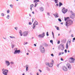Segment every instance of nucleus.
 <instances>
[{
    "label": "nucleus",
    "instance_id": "nucleus-1",
    "mask_svg": "<svg viewBox=\"0 0 75 75\" xmlns=\"http://www.w3.org/2000/svg\"><path fill=\"white\" fill-rule=\"evenodd\" d=\"M72 23H73L72 21L71 20H69L66 22L65 25L66 26H67V27H68V26L72 25Z\"/></svg>",
    "mask_w": 75,
    "mask_h": 75
},
{
    "label": "nucleus",
    "instance_id": "nucleus-2",
    "mask_svg": "<svg viewBox=\"0 0 75 75\" xmlns=\"http://www.w3.org/2000/svg\"><path fill=\"white\" fill-rule=\"evenodd\" d=\"M69 62L70 63H74L75 62V59L73 57H70L69 59Z\"/></svg>",
    "mask_w": 75,
    "mask_h": 75
},
{
    "label": "nucleus",
    "instance_id": "nucleus-3",
    "mask_svg": "<svg viewBox=\"0 0 75 75\" xmlns=\"http://www.w3.org/2000/svg\"><path fill=\"white\" fill-rule=\"evenodd\" d=\"M16 50H15L13 53L14 54H20V52H21L20 50H17L18 49L17 48H15Z\"/></svg>",
    "mask_w": 75,
    "mask_h": 75
},
{
    "label": "nucleus",
    "instance_id": "nucleus-4",
    "mask_svg": "<svg viewBox=\"0 0 75 75\" xmlns=\"http://www.w3.org/2000/svg\"><path fill=\"white\" fill-rule=\"evenodd\" d=\"M42 45L40 46V50L41 52H42V53H44V52H45V50L44 49V47H42Z\"/></svg>",
    "mask_w": 75,
    "mask_h": 75
},
{
    "label": "nucleus",
    "instance_id": "nucleus-5",
    "mask_svg": "<svg viewBox=\"0 0 75 75\" xmlns=\"http://www.w3.org/2000/svg\"><path fill=\"white\" fill-rule=\"evenodd\" d=\"M66 66L67 67L68 69H71L72 68L71 65L68 63L67 64Z\"/></svg>",
    "mask_w": 75,
    "mask_h": 75
},
{
    "label": "nucleus",
    "instance_id": "nucleus-6",
    "mask_svg": "<svg viewBox=\"0 0 75 75\" xmlns=\"http://www.w3.org/2000/svg\"><path fill=\"white\" fill-rule=\"evenodd\" d=\"M8 72V70L7 69L4 70V71H3V74L4 75H7V73Z\"/></svg>",
    "mask_w": 75,
    "mask_h": 75
},
{
    "label": "nucleus",
    "instance_id": "nucleus-7",
    "mask_svg": "<svg viewBox=\"0 0 75 75\" xmlns=\"http://www.w3.org/2000/svg\"><path fill=\"white\" fill-rule=\"evenodd\" d=\"M38 36L40 38H44V37L45 36V33H42L41 35H39Z\"/></svg>",
    "mask_w": 75,
    "mask_h": 75
},
{
    "label": "nucleus",
    "instance_id": "nucleus-8",
    "mask_svg": "<svg viewBox=\"0 0 75 75\" xmlns=\"http://www.w3.org/2000/svg\"><path fill=\"white\" fill-rule=\"evenodd\" d=\"M62 13L64 14H65L67 13V11H68V9H66V10L65 9V8H63L62 9Z\"/></svg>",
    "mask_w": 75,
    "mask_h": 75
},
{
    "label": "nucleus",
    "instance_id": "nucleus-9",
    "mask_svg": "<svg viewBox=\"0 0 75 75\" xmlns=\"http://www.w3.org/2000/svg\"><path fill=\"white\" fill-rule=\"evenodd\" d=\"M23 34L24 37H26V36H27L28 35V32L27 31L23 32Z\"/></svg>",
    "mask_w": 75,
    "mask_h": 75
},
{
    "label": "nucleus",
    "instance_id": "nucleus-10",
    "mask_svg": "<svg viewBox=\"0 0 75 75\" xmlns=\"http://www.w3.org/2000/svg\"><path fill=\"white\" fill-rule=\"evenodd\" d=\"M62 69L64 71H68V69H67V67L65 66H64L63 67Z\"/></svg>",
    "mask_w": 75,
    "mask_h": 75
},
{
    "label": "nucleus",
    "instance_id": "nucleus-11",
    "mask_svg": "<svg viewBox=\"0 0 75 75\" xmlns=\"http://www.w3.org/2000/svg\"><path fill=\"white\" fill-rule=\"evenodd\" d=\"M5 64L8 67L10 64V63L8 61H5Z\"/></svg>",
    "mask_w": 75,
    "mask_h": 75
},
{
    "label": "nucleus",
    "instance_id": "nucleus-12",
    "mask_svg": "<svg viewBox=\"0 0 75 75\" xmlns=\"http://www.w3.org/2000/svg\"><path fill=\"white\" fill-rule=\"evenodd\" d=\"M60 46L61 48H62V50H64V44H60Z\"/></svg>",
    "mask_w": 75,
    "mask_h": 75
},
{
    "label": "nucleus",
    "instance_id": "nucleus-13",
    "mask_svg": "<svg viewBox=\"0 0 75 75\" xmlns=\"http://www.w3.org/2000/svg\"><path fill=\"white\" fill-rule=\"evenodd\" d=\"M54 16L56 18H57V17H59V16H58V14L57 13H56V14H53Z\"/></svg>",
    "mask_w": 75,
    "mask_h": 75
},
{
    "label": "nucleus",
    "instance_id": "nucleus-14",
    "mask_svg": "<svg viewBox=\"0 0 75 75\" xmlns=\"http://www.w3.org/2000/svg\"><path fill=\"white\" fill-rule=\"evenodd\" d=\"M66 42V39H64L63 40H61V42H62L63 43H65Z\"/></svg>",
    "mask_w": 75,
    "mask_h": 75
},
{
    "label": "nucleus",
    "instance_id": "nucleus-15",
    "mask_svg": "<svg viewBox=\"0 0 75 75\" xmlns=\"http://www.w3.org/2000/svg\"><path fill=\"white\" fill-rule=\"evenodd\" d=\"M75 14H74L73 15H71V16H70V17L71 18H75Z\"/></svg>",
    "mask_w": 75,
    "mask_h": 75
},
{
    "label": "nucleus",
    "instance_id": "nucleus-16",
    "mask_svg": "<svg viewBox=\"0 0 75 75\" xmlns=\"http://www.w3.org/2000/svg\"><path fill=\"white\" fill-rule=\"evenodd\" d=\"M35 23H37V22H34L33 24V29H35V25H34Z\"/></svg>",
    "mask_w": 75,
    "mask_h": 75
},
{
    "label": "nucleus",
    "instance_id": "nucleus-17",
    "mask_svg": "<svg viewBox=\"0 0 75 75\" xmlns=\"http://www.w3.org/2000/svg\"><path fill=\"white\" fill-rule=\"evenodd\" d=\"M26 71H28V67H29V65H26Z\"/></svg>",
    "mask_w": 75,
    "mask_h": 75
},
{
    "label": "nucleus",
    "instance_id": "nucleus-18",
    "mask_svg": "<svg viewBox=\"0 0 75 75\" xmlns=\"http://www.w3.org/2000/svg\"><path fill=\"white\" fill-rule=\"evenodd\" d=\"M68 42L69 43V44L70 45L71 44V40L70 39H69L68 40Z\"/></svg>",
    "mask_w": 75,
    "mask_h": 75
},
{
    "label": "nucleus",
    "instance_id": "nucleus-19",
    "mask_svg": "<svg viewBox=\"0 0 75 75\" xmlns=\"http://www.w3.org/2000/svg\"><path fill=\"white\" fill-rule=\"evenodd\" d=\"M53 66V63H51L49 64V66L50 67H52Z\"/></svg>",
    "mask_w": 75,
    "mask_h": 75
},
{
    "label": "nucleus",
    "instance_id": "nucleus-20",
    "mask_svg": "<svg viewBox=\"0 0 75 75\" xmlns=\"http://www.w3.org/2000/svg\"><path fill=\"white\" fill-rule=\"evenodd\" d=\"M19 33H20V35H21V36H22V35H23L22 34V31H21V30H20L19 32Z\"/></svg>",
    "mask_w": 75,
    "mask_h": 75
},
{
    "label": "nucleus",
    "instance_id": "nucleus-21",
    "mask_svg": "<svg viewBox=\"0 0 75 75\" xmlns=\"http://www.w3.org/2000/svg\"><path fill=\"white\" fill-rule=\"evenodd\" d=\"M66 48L67 49H68V42L67 43Z\"/></svg>",
    "mask_w": 75,
    "mask_h": 75
},
{
    "label": "nucleus",
    "instance_id": "nucleus-22",
    "mask_svg": "<svg viewBox=\"0 0 75 75\" xmlns=\"http://www.w3.org/2000/svg\"><path fill=\"white\" fill-rule=\"evenodd\" d=\"M69 17H67V18H64V20L65 21H67V20H68V19H69Z\"/></svg>",
    "mask_w": 75,
    "mask_h": 75
},
{
    "label": "nucleus",
    "instance_id": "nucleus-23",
    "mask_svg": "<svg viewBox=\"0 0 75 75\" xmlns=\"http://www.w3.org/2000/svg\"><path fill=\"white\" fill-rule=\"evenodd\" d=\"M14 46H15V45L12 44L11 45L12 48H13L14 47Z\"/></svg>",
    "mask_w": 75,
    "mask_h": 75
},
{
    "label": "nucleus",
    "instance_id": "nucleus-24",
    "mask_svg": "<svg viewBox=\"0 0 75 75\" xmlns=\"http://www.w3.org/2000/svg\"><path fill=\"white\" fill-rule=\"evenodd\" d=\"M62 5V4L61 2H59V7H61Z\"/></svg>",
    "mask_w": 75,
    "mask_h": 75
},
{
    "label": "nucleus",
    "instance_id": "nucleus-25",
    "mask_svg": "<svg viewBox=\"0 0 75 75\" xmlns=\"http://www.w3.org/2000/svg\"><path fill=\"white\" fill-rule=\"evenodd\" d=\"M6 18H7L8 19L10 18V15H8L6 16Z\"/></svg>",
    "mask_w": 75,
    "mask_h": 75
},
{
    "label": "nucleus",
    "instance_id": "nucleus-26",
    "mask_svg": "<svg viewBox=\"0 0 75 75\" xmlns=\"http://www.w3.org/2000/svg\"><path fill=\"white\" fill-rule=\"evenodd\" d=\"M40 10L41 11H44V8H43V7H41L40 8Z\"/></svg>",
    "mask_w": 75,
    "mask_h": 75
},
{
    "label": "nucleus",
    "instance_id": "nucleus-27",
    "mask_svg": "<svg viewBox=\"0 0 75 75\" xmlns=\"http://www.w3.org/2000/svg\"><path fill=\"white\" fill-rule=\"evenodd\" d=\"M70 13H71V14H72L71 15H73L74 14H75L74 13V12H73L72 11H70Z\"/></svg>",
    "mask_w": 75,
    "mask_h": 75
},
{
    "label": "nucleus",
    "instance_id": "nucleus-28",
    "mask_svg": "<svg viewBox=\"0 0 75 75\" xmlns=\"http://www.w3.org/2000/svg\"><path fill=\"white\" fill-rule=\"evenodd\" d=\"M38 4V3L37 2L35 3V4L34 6L35 7L37 6V5Z\"/></svg>",
    "mask_w": 75,
    "mask_h": 75
},
{
    "label": "nucleus",
    "instance_id": "nucleus-29",
    "mask_svg": "<svg viewBox=\"0 0 75 75\" xmlns=\"http://www.w3.org/2000/svg\"><path fill=\"white\" fill-rule=\"evenodd\" d=\"M36 1H37V2H39V1H40L39 0H34V3H35V2H36Z\"/></svg>",
    "mask_w": 75,
    "mask_h": 75
},
{
    "label": "nucleus",
    "instance_id": "nucleus-30",
    "mask_svg": "<svg viewBox=\"0 0 75 75\" xmlns=\"http://www.w3.org/2000/svg\"><path fill=\"white\" fill-rule=\"evenodd\" d=\"M35 22H37V23H35ZM34 23H35L34 25H38V22H37V21H35Z\"/></svg>",
    "mask_w": 75,
    "mask_h": 75
},
{
    "label": "nucleus",
    "instance_id": "nucleus-31",
    "mask_svg": "<svg viewBox=\"0 0 75 75\" xmlns=\"http://www.w3.org/2000/svg\"><path fill=\"white\" fill-rule=\"evenodd\" d=\"M10 64L11 65H14V62H10Z\"/></svg>",
    "mask_w": 75,
    "mask_h": 75
},
{
    "label": "nucleus",
    "instance_id": "nucleus-32",
    "mask_svg": "<svg viewBox=\"0 0 75 75\" xmlns=\"http://www.w3.org/2000/svg\"><path fill=\"white\" fill-rule=\"evenodd\" d=\"M10 6L11 8H13V5L12 4L10 5Z\"/></svg>",
    "mask_w": 75,
    "mask_h": 75
},
{
    "label": "nucleus",
    "instance_id": "nucleus-33",
    "mask_svg": "<svg viewBox=\"0 0 75 75\" xmlns=\"http://www.w3.org/2000/svg\"><path fill=\"white\" fill-rule=\"evenodd\" d=\"M58 0H54V1L56 3V4H57L58 3Z\"/></svg>",
    "mask_w": 75,
    "mask_h": 75
},
{
    "label": "nucleus",
    "instance_id": "nucleus-34",
    "mask_svg": "<svg viewBox=\"0 0 75 75\" xmlns=\"http://www.w3.org/2000/svg\"><path fill=\"white\" fill-rule=\"evenodd\" d=\"M10 38H15V37L13 36H10Z\"/></svg>",
    "mask_w": 75,
    "mask_h": 75
},
{
    "label": "nucleus",
    "instance_id": "nucleus-35",
    "mask_svg": "<svg viewBox=\"0 0 75 75\" xmlns=\"http://www.w3.org/2000/svg\"><path fill=\"white\" fill-rule=\"evenodd\" d=\"M7 13H8H8H10V10L8 9V10L7 11Z\"/></svg>",
    "mask_w": 75,
    "mask_h": 75
},
{
    "label": "nucleus",
    "instance_id": "nucleus-36",
    "mask_svg": "<svg viewBox=\"0 0 75 75\" xmlns=\"http://www.w3.org/2000/svg\"><path fill=\"white\" fill-rule=\"evenodd\" d=\"M58 21H60V22H61V21H62L61 20V19L60 18H59L58 19Z\"/></svg>",
    "mask_w": 75,
    "mask_h": 75
},
{
    "label": "nucleus",
    "instance_id": "nucleus-37",
    "mask_svg": "<svg viewBox=\"0 0 75 75\" xmlns=\"http://www.w3.org/2000/svg\"><path fill=\"white\" fill-rule=\"evenodd\" d=\"M50 42H51V43H52V44H53V40H50Z\"/></svg>",
    "mask_w": 75,
    "mask_h": 75
},
{
    "label": "nucleus",
    "instance_id": "nucleus-38",
    "mask_svg": "<svg viewBox=\"0 0 75 75\" xmlns=\"http://www.w3.org/2000/svg\"><path fill=\"white\" fill-rule=\"evenodd\" d=\"M46 35L47 36H48L49 35V34H48V32H47Z\"/></svg>",
    "mask_w": 75,
    "mask_h": 75
},
{
    "label": "nucleus",
    "instance_id": "nucleus-39",
    "mask_svg": "<svg viewBox=\"0 0 75 75\" xmlns=\"http://www.w3.org/2000/svg\"><path fill=\"white\" fill-rule=\"evenodd\" d=\"M1 16H3V17H4V15L3 13H1Z\"/></svg>",
    "mask_w": 75,
    "mask_h": 75
},
{
    "label": "nucleus",
    "instance_id": "nucleus-40",
    "mask_svg": "<svg viewBox=\"0 0 75 75\" xmlns=\"http://www.w3.org/2000/svg\"><path fill=\"white\" fill-rule=\"evenodd\" d=\"M46 65H47V66H49V67L50 66V64H49V63H47L46 64Z\"/></svg>",
    "mask_w": 75,
    "mask_h": 75
},
{
    "label": "nucleus",
    "instance_id": "nucleus-41",
    "mask_svg": "<svg viewBox=\"0 0 75 75\" xmlns=\"http://www.w3.org/2000/svg\"><path fill=\"white\" fill-rule=\"evenodd\" d=\"M27 44V42H24L23 43V45H25Z\"/></svg>",
    "mask_w": 75,
    "mask_h": 75
},
{
    "label": "nucleus",
    "instance_id": "nucleus-42",
    "mask_svg": "<svg viewBox=\"0 0 75 75\" xmlns=\"http://www.w3.org/2000/svg\"><path fill=\"white\" fill-rule=\"evenodd\" d=\"M52 35H53V37L54 38V33H53V32H52Z\"/></svg>",
    "mask_w": 75,
    "mask_h": 75
},
{
    "label": "nucleus",
    "instance_id": "nucleus-43",
    "mask_svg": "<svg viewBox=\"0 0 75 75\" xmlns=\"http://www.w3.org/2000/svg\"><path fill=\"white\" fill-rule=\"evenodd\" d=\"M33 6H34V5L33 4H32L30 5L31 7H33Z\"/></svg>",
    "mask_w": 75,
    "mask_h": 75
},
{
    "label": "nucleus",
    "instance_id": "nucleus-44",
    "mask_svg": "<svg viewBox=\"0 0 75 75\" xmlns=\"http://www.w3.org/2000/svg\"><path fill=\"white\" fill-rule=\"evenodd\" d=\"M56 29L57 30H59V28L58 27H57V28H56Z\"/></svg>",
    "mask_w": 75,
    "mask_h": 75
},
{
    "label": "nucleus",
    "instance_id": "nucleus-45",
    "mask_svg": "<svg viewBox=\"0 0 75 75\" xmlns=\"http://www.w3.org/2000/svg\"><path fill=\"white\" fill-rule=\"evenodd\" d=\"M47 71H50V69H49V68H48V67H47Z\"/></svg>",
    "mask_w": 75,
    "mask_h": 75
},
{
    "label": "nucleus",
    "instance_id": "nucleus-46",
    "mask_svg": "<svg viewBox=\"0 0 75 75\" xmlns=\"http://www.w3.org/2000/svg\"><path fill=\"white\" fill-rule=\"evenodd\" d=\"M64 52H65V53H67V50H64Z\"/></svg>",
    "mask_w": 75,
    "mask_h": 75
},
{
    "label": "nucleus",
    "instance_id": "nucleus-47",
    "mask_svg": "<svg viewBox=\"0 0 75 75\" xmlns=\"http://www.w3.org/2000/svg\"><path fill=\"white\" fill-rule=\"evenodd\" d=\"M29 25H31V24H32V23H31V22H29Z\"/></svg>",
    "mask_w": 75,
    "mask_h": 75
},
{
    "label": "nucleus",
    "instance_id": "nucleus-48",
    "mask_svg": "<svg viewBox=\"0 0 75 75\" xmlns=\"http://www.w3.org/2000/svg\"><path fill=\"white\" fill-rule=\"evenodd\" d=\"M45 47H47V46H48V45H47V44H46L45 45Z\"/></svg>",
    "mask_w": 75,
    "mask_h": 75
},
{
    "label": "nucleus",
    "instance_id": "nucleus-49",
    "mask_svg": "<svg viewBox=\"0 0 75 75\" xmlns=\"http://www.w3.org/2000/svg\"><path fill=\"white\" fill-rule=\"evenodd\" d=\"M14 28L16 30H17V27H16L15 28Z\"/></svg>",
    "mask_w": 75,
    "mask_h": 75
},
{
    "label": "nucleus",
    "instance_id": "nucleus-50",
    "mask_svg": "<svg viewBox=\"0 0 75 75\" xmlns=\"http://www.w3.org/2000/svg\"><path fill=\"white\" fill-rule=\"evenodd\" d=\"M61 55V53L60 52L59 54V55Z\"/></svg>",
    "mask_w": 75,
    "mask_h": 75
},
{
    "label": "nucleus",
    "instance_id": "nucleus-51",
    "mask_svg": "<svg viewBox=\"0 0 75 75\" xmlns=\"http://www.w3.org/2000/svg\"><path fill=\"white\" fill-rule=\"evenodd\" d=\"M61 61H64V59H63L62 58H61Z\"/></svg>",
    "mask_w": 75,
    "mask_h": 75
},
{
    "label": "nucleus",
    "instance_id": "nucleus-52",
    "mask_svg": "<svg viewBox=\"0 0 75 75\" xmlns=\"http://www.w3.org/2000/svg\"><path fill=\"white\" fill-rule=\"evenodd\" d=\"M39 71L40 72H42V71L40 69H39Z\"/></svg>",
    "mask_w": 75,
    "mask_h": 75
},
{
    "label": "nucleus",
    "instance_id": "nucleus-53",
    "mask_svg": "<svg viewBox=\"0 0 75 75\" xmlns=\"http://www.w3.org/2000/svg\"><path fill=\"white\" fill-rule=\"evenodd\" d=\"M51 56H52V57H54V54H51Z\"/></svg>",
    "mask_w": 75,
    "mask_h": 75
},
{
    "label": "nucleus",
    "instance_id": "nucleus-54",
    "mask_svg": "<svg viewBox=\"0 0 75 75\" xmlns=\"http://www.w3.org/2000/svg\"><path fill=\"white\" fill-rule=\"evenodd\" d=\"M59 66V64H58L57 65V67H58Z\"/></svg>",
    "mask_w": 75,
    "mask_h": 75
},
{
    "label": "nucleus",
    "instance_id": "nucleus-55",
    "mask_svg": "<svg viewBox=\"0 0 75 75\" xmlns=\"http://www.w3.org/2000/svg\"><path fill=\"white\" fill-rule=\"evenodd\" d=\"M47 15H48V16H50V13H47Z\"/></svg>",
    "mask_w": 75,
    "mask_h": 75
},
{
    "label": "nucleus",
    "instance_id": "nucleus-56",
    "mask_svg": "<svg viewBox=\"0 0 75 75\" xmlns=\"http://www.w3.org/2000/svg\"><path fill=\"white\" fill-rule=\"evenodd\" d=\"M60 43V41H58L57 42V44H59Z\"/></svg>",
    "mask_w": 75,
    "mask_h": 75
},
{
    "label": "nucleus",
    "instance_id": "nucleus-57",
    "mask_svg": "<svg viewBox=\"0 0 75 75\" xmlns=\"http://www.w3.org/2000/svg\"><path fill=\"white\" fill-rule=\"evenodd\" d=\"M71 37H74V36H73V34H71Z\"/></svg>",
    "mask_w": 75,
    "mask_h": 75
},
{
    "label": "nucleus",
    "instance_id": "nucleus-58",
    "mask_svg": "<svg viewBox=\"0 0 75 75\" xmlns=\"http://www.w3.org/2000/svg\"><path fill=\"white\" fill-rule=\"evenodd\" d=\"M34 45L35 46V47H36V46H37V45H36V44H34Z\"/></svg>",
    "mask_w": 75,
    "mask_h": 75
},
{
    "label": "nucleus",
    "instance_id": "nucleus-59",
    "mask_svg": "<svg viewBox=\"0 0 75 75\" xmlns=\"http://www.w3.org/2000/svg\"><path fill=\"white\" fill-rule=\"evenodd\" d=\"M73 40H75V38H74L73 39Z\"/></svg>",
    "mask_w": 75,
    "mask_h": 75
},
{
    "label": "nucleus",
    "instance_id": "nucleus-60",
    "mask_svg": "<svg viewBox=\"0 0 75 75\" xmlns=\"http://www.w3.org/2000/svg\"><path fill=\"white\" fill-rule=\"evenodd\" d=\"M29 53H26V54H27V55H29Z\"/></svg>",
    "mask_w": 75,
    "mask_h": 75
},
{
    "label": "nucleus",
    "instance_id": "nucleus-61",
    "mask_svg": "<svg viewBox=\"0 0 75 75\" xmlns=\"http://www.w3.org/2000/svg\"><path fill=\"white\" fill-rule=\"evenodd\" d=\"M30 75H33V73H30Z\"/></svg>",
    "mask_w": 75,
    "mask_h": 75
},
{
    "label": "nucleus",
    "instance_id": "nucleus-62",
    "mask_svg": "<svg viewBox=\"0 0 75 75\" xmlns=\"http://www.w3.org/2000/svg\"><path fill=\"white\" fill-rule=\"evenodd\" d=\"M37 75H39V74H38V73H37Z\"/></svg>",
    "mask_w": 75,
    "mask_h": 75
},
{
    "label": "nucleus",
    "instance_id": "nucleus-63",
    "mask_svg": "<svg viewBox=\"0 0 75 75\" xmlns=\"http://www.w3.org/2000/svg\"><path fill=\"white\" fill-rule=\"evenodd\" d=\"M4 69H2V71H4Z\"/></svg>",
    "mask_w": 75,
    "mask_h": 75
},
{
    "label": "nucleus",
    "instance_id": "nucleus-64",
    "mask_svg": "<svg viewBox=\"0 0 75 75\" xmlns=\"http://www.w3.org/2000/svg\"><path fill=\"white\" fill-rule=\"evenodd\" d=\"M22 75H25V74L23 73V74H22Z\"/></svg>",
    "mask_w": 75,
    "mask_h": 75
}]
</instances>
